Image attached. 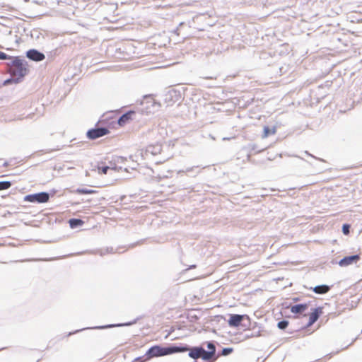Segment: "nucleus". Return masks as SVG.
<instances>
[{
  "label": "nucleus",
  "instance_id": "423d86ee",
  "mask_svg": "<svg viewBox=\"0 0 362 362\" xmlns=\"http://www.w3.org/2000/svg\"><path fill=\"white\" fill-rule=\"evenodd\" d=\"M49 198V194L47 192H40L27 195L24 197V200L29 202L46 203Z\"/></svg>",
  "mask_w": 362,
  "mask_h": 362
},
{
  "label": "nucleus",
  "instance_id": "bb28decb",
  "mask_svg": "<svg viewBox=\"0 0 362 362\" xmlns=\"http://www.w3.org/2000/svg\"><path fill=\"white\" fill-rule=\"evenodd\" d=\"M140 360H141V358H136V361H140Z\"/></svg>",
  "mask_w": 362,
  "mask_h": 362
},
{
  "label": "nucleus",
  "instance_id": "f03ea898",
  "mask_svg": "<svg viewBox=\"0 0 362 362\" xmlns=\"http://www.w3.org/2000/svg\"><path fill=\"white\" fill-rule=\"evenodd\" d=\"M11 60L7 63L8 71L12 76L13 82L18 83L28 73V64L24 59L20 57H12Z\"/></svg>",
  "mask_w": 362,
  "mask_h": 362
},
{
  "label": "nucleus",
  "instance_id": "b1692460",
  "mask_svg": "<svg viewBox=\"0 0 362 362\" xmlns=\"http://www.w3.org/2000/svg\"><path fill=\"white\" fill-rule=\"evenodd\" d=\"M11 83H14L13 79H12V76H11V78L6 80L5 82H4V84H9Z\"/></svg>",
  "mask_w": 362,
  "mask_h": 362
},
{
  "label": "nucleus",
  "instance_id": "a211bd4d",
  "mask_svg": "<svg viewBox=\"0 0 362 362\" xmlns=\"http://www.w3.org/2000/svg\"><path fill=\"white\" fill-rule=\"evenodd\" d=\"M110 168V167L108 166H104V167H98V173H100V174H107V170L108 169Z\"/></svg>",
  "mask_w": 362,
  "mask_h": 362
},
{
  "label": "nucleus",
  "instance_id": "ddd939ff",
  "mask_svg": "<svg viewBox=\"0 0 362 362\" xmlns=\"http://www.w3.org/2000/svg\"><path fill=\"white\" fill-rule=\"evenodd\" d=\"M330 290L329 286L327 285L317 286L313 288V291L317 294H325Z\"/></svg>",
  "mask_w": 362,
  "mask_h": 362
},
{
  "label": "nucleus",
  "instance_id": "0eeeda50",
  "mask_svg": "<svg viewBox=\"0 0 362 362\" xmlns=\"http://www.w3.org/2000/svg\"><path fill=\"white\" fill-rule=\"evenodd\" d=\"M26 57L29 59L35 62H41L45 58V56L42 52L35 49H31L27 51Z\"/></svg>",
  "mask_w": 362,
  "mask_h": 362
},
{
  "label": "nucleus",
  "instance_id": "6e6552de",
  "mask_svg": "<svg viewBox=\"0 0 362 362\" xmlns=\"http://www.w3.org/2000/svg\"><path fill=\"white\" fill-rule=\"evenodd\" d=\"M246 317V315H241L237 314L230 315L229 319L228 320V325L230 327H238L240 326L241 322Z\"/></svg>",
  "mask_w": 362,
  "mask_h": 362
},
{
  "label": "nucleus",
  "instance_id": "39448f33",
  "mask_svg": "<svg viewBox=\"0 0 362 362\" xmlns=\"http://www.w3.org/2000/svg\"><path fill=\"white\" fill-rule=\"evenodd\" d=\"M188 350L187 348L168 347L162 348L158 346L151 347L147 352L149 357L161 356L170 354L178 351H185Z\"/></svg>",
  "mask_w": 362,
  "mask_h": 362
},
{
  "label": "nucleus",
  "instance_id": "a878e982",
  "mask_svg": "<svg viewBox=\"0 0 362 362\" xmlns=\"http://www.w3.org/2000/svg\"><path fill=\"white\" fill-rule=\"evenodd\" d=\"M184 24H185V23H184V22H180V23H179V26H178V28H177V29H176L175 32L177 33V30H178V29H179V28H180V27H181V26H182Z\"/></svg>",
  "mask_w": 362,
  "mask_h": 362
},
{
  "label": "nucleus",
  "instance_id": "4be33fe9",
  "mask_svg": "<svg viewBox=\"0 0 362 362\" xmlns=\"http://www.w3.org/2000/svg\"><path fill=\"white\" fill-rule=\"evenodd\" d=\"M232 351H233L232 348H225L222 351V354L224 356H226V355H228L229 354H230Z\"/></svg>",
  "mask_w": 362,
  "mask_h": 362
},
{
  "label": "nucleus",
  "instance_id": "9b49d317",
  "mask_svg": "<svg viewBox=\"0 0 362 362\" xmlns=\"http://www.w3.org/2000/svg\"><path fill=\"white\" fill-rule=\"evenodd\" d=\"M152 134H156L158 136H168L169 132L166 128V122H163L160 123L155 129L153 130Z\"/></svg>",
  "mask_w": 362,
  "mask_h": 362
},
{
  "label": "nucleus",
  "instance_id": "aec40b11",
  "mask_svg": "<svg viewBox=\"0 0 362 362\" xmlns=\"http://www.w3.org/2000/svg\"><path fill=\"white\" fill-rule=\"evenodd\" d=\"M11 56H9L6 53L0 51V60L11 59Z\"/></svg>",
  "mask_w": 362,
  "mask_h": 362
},
{
  "label": "nucleus",
  "instance_id": "393cba45",
  "mask_svg": "<svg viewBox=\"0 0 362 362\" xmlns=\"http://www.w3.org/2000/svg\"><path fill=\"white\" fill-rule=\"evenodd\" d=\"M33 2L34 4H37V5H42L43 4V1H40V0H33Z\"/></svg>",
  "mask_w": 362,
  "mask_h": 362
},
{
  "label": "nucleus",
  "instance_id": "cd10ccee",
  "mask_svg": "<svg viewBox=\"0 0 362 362\" xmlns=\"http://www.w3.org/2000/svg\"><path fill=\"white\" fill-rule=\"evenodd\" d=\"M24 1H25V2H28V1H29V0H24Z\"/></svg>",
  "mask_w": 362,
  "mask_h": 362
},
{
  "label": "nucleus",
  "instance_id": "1a4fd4ad",
  "mask_svg": "<svg viewBox=\"0 0 362 362\" xmlns=\"http://www.w3.org/2000/svg\"><path fill=\"white\" fill-rule=\"evenodd\" d=\"M322 313V308H317L313 310V311L309 314V322L308 323V327L313 325L319 318L320 315Z\"/></svg>",
  "mask_w": 362,
  "mask_h": 362
},
{
  "label": "nucleus",
  "instance_id": "dca6fc26",
  "mask_svg": "<svg viewBox=\"0 0 362 362\" xmlns=\"http://www.w3.org/2000/svg\"><path fill=\"white\" fill-rule=\"evenodd\" d=\"M11 186V183L8 181L0 182V190L7 189Z\"/></svg>",
  "mask_w": 362,
  "mask_h": 362
},
{
  "label": "nucleus",
  "instance_id": "7ed1b4c3",
  "mask_svg": "<svg viewBox=\"0 0 362 362\" xmlns=\"http://www.w3.org/2000/svg\"><path fill=\"white\" fill-rule=\"evenodd\" d=\"M108 119L109 114H104L96 124L95 127L88 129L86 136H105L110 134V129L112 128L107 122Z\"/></svg>",
  "mask_w": 362,
  "mask_h": 362
},
{
  "label": "nucleus",
  "instance_id": "f8f14e48",
  "mask_svg": "<svg viewBox=\"0 0 362 362\" xmlns=\"http://www.w3.org/2000/svg\"><path fill=\"white\" fill-rule=\"evenodd\" d=\"M308 308L307 304H298L291 306V312L294 314L302 313L305 312Z\"/></svg>",
  "mask_w": 362,
  "mask_h": 362
},
{
  "label": "nucleus",
  "instance_id": "4468645a",
  "mask_svg": "<svg viewBox=\"0 0 362 362\" xmlns=\"http://www.w3.org/2000/svg\"><path fill=\"white\" fill-rule=\"evenodd\" d=\"M276 132V127L275 125L264 126L263 128V136H269V134H274Z\"/></svg>",
  "mask_w": 362,
  "mask_h": 362
},
{
  "label": "nucleus",
  "instance_id": "5701e85b",
  "mask_svg": "<svg viewBox=\"0 0 362 362\" xmlns=\"http://www.w3.org/2000/svg\"><path fill=\"white\" fill-rule=\"evenodd\" d=\"M31 36L32 37H36V38H38L39 37V33L37 30H34L32 33H31Z\"/></svg>",
  "mask_w": 362,
  "mask_h": 362
},
{
  "label": "nucleus",
  "instance_id": "2eb2a0df",
  "mask_svg": "<svg viewBox=\"0 0 362 362\" xmlns=\"http://www.w3.org/2000/svg\"><path fill=\"white\" fill-rule=\"evenodd\" d=\"M83 221L81 219L72 218L69 220V225L71 228H76L78 226L83 225Z\"/></svg>",
  "mask_w": 362,
  "mask_h": 362
},
{
  "label": "nucleus",
  "instance_id": "f3484780",
  "mask_svg": "<svg viewBox=\"0 0 362 362\" xmlns=\"http://www.w3.org/2000/svg\"><path fill=\"white\" fill-rule=\"evenodd\" d=\"M77 192L79 194H93L95 192L94 190L88 189H78L77 190Z\"/></svg>",
  "mask_w": 362,
  "mask_h": 362
},
{
  "label": "nucleus",
  "instance_id": "9d476101",
  "mask_svg": "<svg viewBox=\"0 0 362 362\" xmlns=\"http://www.w3.org/2000/svg\"><path fill=\"white\" fill-rule=\"evenodd\" d=\"M359 259L360 257L358 255L345 257L339 261V264L341 267H346L353 264L354 262H358Z\"/></svg>",
  "mask_w": 362,
  "mask_h": 362
},
{
  "label": "nucleus",
  "instance_id": "f257e3e1",
  "mask_svg": "<svg viewBox=\"0 0 362 362\" xmlns=\"http://www.w3.org/2000/svg\"><path fill=\"white\" fill-rule=\"evenodd\" d=\"M144 104H146L145 110L144 109L129 110L122 115L119 118L112 117L109 115L107 122L111 128L117 129V127H124L133 121L139 122L142 119L144 112H145L146 115L153 113L157 111L160 106L159 103L156 102L154 99L149 95H145L144 97V101L141 102V105H144ZM108 114L110 115V113ZM110 114H112V112H110Z\"/></svg>",
  "mask_w": 362,
  "mask_h": 362
},
{
  "label": "nucleus",
  "instance_id": "20e7f679",
  "mask_svg": "<svg viewBox=\"0 0 362 362\" xmlns=\"http://www.w3.org/2000/svg\"><path fill=\"white\" fill-rule=\"evenodd\" d=\"M207 349L208 351H205L202 347H193L189 349V356L194 359L202 358L204 361L210 360L216 354V347L212 342H208Z\"/></svg>",
  "mask_w": 362,
  "mask_h": 362
},
{
  "label": "nucleus",
  "instance_id": "412c9836",
  "mask_svg": "<svg viewBox=\"0 0 362 362\" xmlns=\"http://www.w3.org/2000/svg\"><path fill=\"white\" fill-rule=\"evenodd\" d=\"M349 228H350V226L348 224L343 225L342 231H343L344 234L348 235L349 233Z\"/></svg>",
  "mask_w": 362,
  "mask_h": 362
},
{
  "label": "nucleus",
  "instance_id": "6ab92c4d",
  "mask_svg": "<svg viewBox=\"0 0 362 362\" xmlns=\"http://www.w3.org/2000/svg\"><path fill=\"white\" fill-rule=\"evenodd\" d=\"M288 325V322L286 320H282L278 323V327L279 329H284L287 327Z\"/></svg>",
  "mask_w": 362,
  "mask_h": 362
}]
</instances>
